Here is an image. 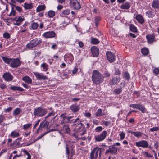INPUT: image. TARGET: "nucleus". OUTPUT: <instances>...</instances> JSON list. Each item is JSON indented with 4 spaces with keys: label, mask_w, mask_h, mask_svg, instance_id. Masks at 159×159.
Here are the masks:
<instances>
[{
    "label": "nucleus",
    "mask_w": 159,
    "mask_h": 159,
    "mask_svg": "<svg viewBox=\"0 0 159 159\" xmlns=\"http://www.w3.org/2000/svg\"><path fill=\"white\" fill-rule=\"evenodd\" d=\"M1 58L5 63L9 64L10 66L13 68H17L20 66L22 63L18 58H9L3 56H2Z\"/></svg>",
    "instance_id": "obj_1"
},
{
    "label": "nucleus",
    "mask_w": 159,
    "mask_h": 159,
    "mask_svg": "<svg viewBox=\"0 0 159 159\" xmlns=\"http://www.w3.org/2000/svg\"><path fill=\"white\" fill-rule=\"evenodd\" d=\"M92 79L94 84L99 85L104 81V77L98 70H94L92 73Z\"/></svg>",
    "instance_id": "obj_2"
},
{
    "label": "nucleus",
    "mask_w": 159,
    "mask_h": 159,
    "mask_svg": "<svg viewBox=\"0 0 159 159\" xmlns=\"http://www.w3.org/2000/svg\"><path fill=\"white\" fill-rule=\"evenodd\" d=\"M79 118H76L73 122L74 125L75 126V130L77 132H79L81 136L84 135L86 133V130L84 128L83 124Z\"/></svg>",
    "instance_id": "obj_3"
},
{
    "label": "nucleus",
    "mask_w": 159,
    "mask_h": 159,
    "mask_svg": "<svg viewBox=\"0 0 159 159\" xmlns=\"http://www.w3.org/2000/svg\"><path fill=\"white\" fill-rule=\"evenodd\" d=\"M103 151V150L102 148L98 147L95 148L92 150L90 154V156L89 157L90 159H97L98 154L100 157L101 154Z\"/></svg>",
    "instance_id": "obj_4"
},
{
    "label": "nucleus",
    "mask_w": 159,
    "mask_h": 159,
    "mask_svg": "<svg viewBox=\"0 0 159 159\" xmlns=\"http://www.w3.org/2000/svg\"><path fill=\"white\" fill-rule=\"evenodd\" d=\"M47 113L46 109L40 107L34 109L33 114L34 116L37 117H42L45 115Z\"/></svg>",
    "instance_id": "obj_5"
},
{
    "label": "nucleus",
    "mask_w": 159,
    "mask_h": 159,
    "mask_svg": "<svg viewBox=\"0 0 159 159\" xmlns=\"http://www.w3.org/2000/svg\"><path fill=\"white\" fill-rule=\"evenodd\" d=\"M41 42L42 40L40 38H35L30 41L29 43L26 45V47L28 49H31L36 47Z\"/></svg>",
    "instance_id": "obj_6"
},
{
    "label": "nucleus",
    "mask_w": 159,
    "mask_h": 159,
    "mask_svg": "<svg viewBox=\"0 0 159 159\" xmlns=\"http://www.w3.org/2000/svg\"><path fill=\"white\" fill-rule=\"evenodd\" d=\"M70 7L77 10L81 8V5L77 0H70L69 3Z\"/></svg>",
    "instance_id": "obj_7"
},
{
    "label": "nucleus",
    "mask_w": 159,
    "mask_h": 159,
    "mask_svg": "<svg viewBox=\"0 0 159 159\" xmlns=\"http://www.w3.org/2000/svg\"><path fill=\"white\" fill-rule=\"evenodd\" d=\"M107 133L106 131H103L100 134L95 136V140L96 142H100L103 141L106 138Z\"/></svg>",
    "instance_id": "obj_8"
},
{
    "label": "nucleus",
    "mask_w": 159,
    "mask_h": 159,
    "mask_svg": "<svg viewBox=\"0 0 159 159\" xmlns=\"http://www.w3.org/2000/svg\"><path fill=\"white\" fill-rule=\"evenodd\" d=\"M136 146L138 147H142L143 148H147L149 147L148 142L146 140H142L135 143Z\"/></svg>",
    "instance_id": "obj_9"
},
{
    "label": "nucleus",
    "mask_w": 159,
    "mask_h": 159,
    "mask_svg": "<svg viewBox=\"0 0 159 159\" xmlns=\"http://www.w3.org/2000/svg\"><path fill=\"white\" fill-rule=\"evenodd\" d=\"M117 148L114 146V145L109 146L108 148L106 150L105 154H107L110 153L111 154H116L117 152Z\"/></svg>",
    "instance_id": "obj_10"
},
{
    "label": "nucleus",
    "mask_w": 159,
    "mask_h": 159,
    "mask_svg": "<svg viewBox=\"0 0 159 159\" xmlns=\"http://www.w3.org/2000/svg\"><path fill=\"white\" fill-rule=\"evenodd\" d=\"M146 38L148 43L152 44L155 41V34L154 33L148 34L146 35Z\"/></svg>",
    "instance_id": "obj_11"
},
{
    "label": "nucleus",
    "mask_w": 159,
    "mask_h": 159,
    "mask_svg": "<svg viewBox=\"0 0 159 159\" xmlns=\"http://www.w3.org/2000/svg\"><path fill=\"white\" fill-rule=\"evenodd\" d=\"M80 108V105L77 103L72 104L69 107V109L75 114H76L79 111Z\"/></svg>",
    "instance_id": "obj_12"
},
{
    "label": "nucleus",
    "mask_w": 159,
    "mask_h": 159,
    "mask_svg": "<svg viewBox=\"0 0 159 159\" xmlns=\"http://www.w3.org/2000/svg\"><path fill=\"white\" fill-rule=\"evenodd\" d=\"M25 19L22 16H16L12 20L15 21V23H14V25L17 26L20 25L21 23L25 20Z\"/></svg>",
    "instance_id": "obj_13"
},
{
    "label": "nucleus",
    "mask_w": 159,
    "mask_h": 159,
    "mask_svg": "<svg viewBox=\"0 0 159 159\" xmlns=\"http://www.w3.org/2000/svg\"><path fill=\"white\" fill-rule=\"evenodd\" d=\"M33 74L35 76L36 79L39 80H45L48 79V77L43 73H40L38 72H33Z\"/></svg>",
    "instance_id": "obj_14"
},
{
    "label": "nucleus",
    "mask_w": 159,
    "mask_h": 159,
    "mask_svg": "<svg viewBox=\"0 0 159 159\" xmlns=\"http://www.w3.org/2000/svg\"><path fill=\"white\" fill-rule=\"evenodd\" d=\"M107 59L110 61L112 62L116 60L115 55L111 51H108L106 54Z\"/></svg>",
    "instance_id": "obj_15"
},
{
    "label": "nucleus",
    "mask_w": 159,
    "mask_h": 159,
    "mask_svg": "<svg viewBox=\"0 0 159 159\" xmlns=\"http://www.w3.org/2000/svg\"><path fill=\"white\" fill-rule=\"evenodd\" d=\"M64 59L66 62H68L69 63L72 62L74 60L73 56L71 53H68L64 56Z\"/></svg>",
    "instance_id": "obj_16"
},
{
    "label": "nucleus",
    "mask_w": 159,
    "mask_h": 159,
    "mask_svg": "<svg viewBox=\"0 0 159 159\" xmlns=\"http://www.w3.org/2000/svg\"><path fill=\"white\" fill-rule=\"evenodd\" d=\"M5 80L9 82L11 81L13 79V76L9 72H6L3 74L2 76Z\"/></svg>",
    "instance_id": "obj_17"
},
{
    "label": "nucleus",
    "mask_w": 159,
    "mask_h": 159,
    "mask_svg": "<svg viewBox=\"0 0 159 159\" xmlns=\"http://www.w3.org/2000/svg\"><path fill=\"white\" fill-rule=\"evenodd\" d=\"M56 35V33L53 31L46 32L43 34L44 37L47 38H54Z\"/></svg>",
    "instance_id": "obj_18"
},
{
    "label": "nucleus",
    "mask_w": 159,
    "mask_h": 159,
    "mask_svg": "<svg viewBox=\"0 0 159 159\" xmlns=\"http://www.w3.org/2000/svg\"><path fill=\"white\" fill-rule=\"evenodd\" d=\"M92 54L94 57H97L99 54V49L95 46H92L91 48Z\"/></svg>",
    "instance_id": "obj_19"
},
{
    "label": "nucleus",
    "mask_w": 159,
    "mask_h": 159,
    "mask_svg": "<svg viewBox=\"0 0 159 159\" xmlns=\"http://www.w3.org/2000/svg\"><path fill=\"white\" fill-rule=\"evenodd\" d=\"M129 132L131 133L132 134H133L134 136L137 138L142 137V135L145 136L147 138H148V136L145 134H143L140 131L132 132L130 131Z\"/></svg>",
    "instance_id": "obj_20"
},
{
    "label": "nucleus",
    "mask_w": 159,
    "mask_h": 159,
    "mask_svg": "<svg viewBox=\"0 0 159 159\" xmlns=\"http://www.w3.org/2000/svg\"><path fill=\"white\" fill-rule=\"evenodd\" d=\"M120 80L119 77H114L110 80L109 84L111 85H115L119 82Z\"/></svg>",
    "instance_id": "obj_21"
},
{
    "label": "nucleus",
    "mask_w": 159,
    "mask_h": 159,
    "mask_svg": "<svg viewBox=\"0 0 159 159\" xmlns=\"http://www.w3.org/2000/svg\"><path fill=\"white\" fill-rule=\"evenodd\" d=\"M135 18L138 22L141 24H143L145 21V20L143 16L140 14H138L135 16Z\"/></svg>",
    "instance_id": "obj_22"
},
{
    "label": "nucleus",
    "mask_w": 159,
    "mask_h": 159,
    "mask_svg": "<svg viewBox=\"0 0 159 159\" xmlns=\"http://www.w3.org/2000/svg\"><path fill=\"white\" fill-rule=\"evenodd\" d=\"M131 7L130 3L128 2L123 3L120 6V8L122 9L128 10Z\"/></svg>",
    "instance_id": "obj_23"
},
{
    "label": "nucleus",
    "mask_w": 159,
    "mask_h": 159,
    "mask_svg": "<svg viewBox=\"0 0 159 159\" xmlns=\"http://www.w3.org/2000/svg\"><path fill=\"white\" fill-rule=\"evenodd\" d=\"M151 6L154 9H159V0H153L152 2Z\"/></svg>",
    "instance_id": "obj_24"
},
{
    "label": "nucleus",
    "mask_w": 159,
    "mask_h": 159,
    "mask_svg": "<svg viewBox=\"0 0 159 159\" xmlns=\"http://www.w3.org/2000/svg\"><path fill=\"white\" fill-rule=\"evenodd\" d=\"M22 112V110L20 108H16L13 111V115L14 116H16L20 114Z\"/></svg>",
    "instance_id": "obj_25"
},
{
    "label": "nucleus",
    "mask_w": 159,
    "mask_h": 159,
    "mask_svg": "<svg viewBox=\"0 0 159 159\" xmlns=\"http://www.w3.org/2000/svg\"><path fill=\"white\" fill-rule=\"evenodd\" d=\"M20 136V133L19 132H17L16 130H15L12 131L11 134L9 135V137L12 138H15L17 137Z\"/></svg>",
    "instance_id": "obj_26"
},
{
    "label": "nucleus",
    "mask_w": 159,
    "mask_h": 159,
    "mask_svg": "<svg viewBox=\"0 0 159 159\" xmlns=\"http://www.w3.org/2000/svg\"><path fill=\"white\" fill-rule=\"evenodd\" d=\"M70 13V10L68 9H66L62 11L61 16L63 17L66 16L68 15Z\"/></svg>",
    "instance_id": "obj_27"
},
{
    "label": "nucleus",
    "mask_w": 159,
    "mask_h": 159,
    "mask_svg": "<svg viewBox=\"0 0 159 159\" xmlns=\"http://www.w3.org/2000/svg\"><path fill=\"white\" fill-rule=\"evenodd\" d=\"M22 80L29 84H30L32 83V80L28 76H25L23 77L22 79Z\"/></svg>",
    "instance_id": "obj_28"
},
{
    "label": "nucleus",
    "mask_w": 159,
    "mask_h": 159,
    "mask_svg": "<svg viewBox=\"0 0 159 159\" xmlns=\"http://www.w3.org/2000/svg\"><path fill=\"white\" fill-rule=\"evenodd\" d=\"M10 89L14 91L17 90L20 92L23 91L24 89L20 87L11 86L10 87Z\"/></svg>",
    "instance_id": "obj_29"
},
{
    "label": "nucleus",
    "mask_w": 159,
    "mask_h": 159,
    "mask_svg": "<svg viewBox=\"0 0 159 159\" xmlns=\"http://www.w3.org/2000/svg\"><path fill=\"white\" fill-rule=\"evenodd\" d=\"M63 130L65 133L67 134L69 133L70 132V130L68 124H66L63 125Z\"/></svg>",
    "instance_id": "obj_30"
},
{
    "label": "nucleus",
    "mask_w": 159,
    "mask_h": 159,
    "mask_svg": "<svg viewBox=\"0 0 159 159\" xmlns=\"http://www.w3.org/2000/svg\"><path fill=\"white\" fill-rule=\"evenodd\" d=\"M46 8V6L45 5H39L38 6L36 9L37 12L44 10Z\"/></svg>",
    "instance_id": "obj_31"
},
{
    "label": "nucleus",
    "mask_w": 159,
    "mask_h": 159,
    "mask_svg": "<svg viewBox=\"0 0 159 159\" xmlns=\"http://www.w3.org/2000/svg\"><path fill=\"white\" fill-rule=\"evenodd\" d=\"M146 15L149 18H153L155 15V13L151 11H148L146 13Z\"/></svg>",
    "instance_id": "obj_32"
},
{
    "label": "nucleus",
    "mask_w": 159,
    "mask_h": 159,
    "mask_svg": "<svg viewBox=\"0 0 159 159\" xmlns=\"http://www.w3.org/2000/svg\"><path fill=\"white\" fill-rule=\"evenodd\" d=\"M24 7L25 9H30L33 8V4L32 3H25L24 4Z\"/></svg>",
    "instance_id": "obj_33"
},
{
    "label": "nucleus",
    "mask_w": 159,
    "mask_h": 159,
    "mask_svg": "<svg viewBox=\"0 0 159 159\" xmlns=\"http://www.w3.org/2000/svg\"><path fill=\"white\" fill-rule=\"evenodd\" d=\"M138 109L140 110L142 113L147 112H146V109L145 107L140 104L139 107Z\"/></svg>",
    "instance_id": "obj_34"
},
{
    "label": "nucleus",
    "mask_w": 159,
    "mask_h": 159,
    "mask_svg": "<svg viewBox=\"0 0 159 159\" xmlns=\"http://www.w3.org/2000/svg\"><path fill=\"white\" fill-rule=\"evenodd\" d=\"M130 30L134 32H137V29L136 26L132 24H130L129 25Z\"/></svg>",
    "instance_id": "obj_35"
},
{
    "label": "nucleus",
    "mask_w": 159,
    "mask_h": 159,
    "mask_svg": "<svg viewBox=\"0 0 159 159\" xmlns=\"http://www.w3.org/2000/svg\"><path fill=\"white\" fill-rule=\"evenodd\" d=\"M55 15V12L52 10L49 11L48 12V15L50 18L53 17Z\"/></svg>",
    "instance_id": "obj_36"
},
{
    "label": "nucleus",
    "mask_w": 159,
    "mask_h": 159,
    "mask_svg": "<svg viewBox=\"0 0 159 159\" xmlns=\"http://www.w3.org/2000/svg\"><path fill=\"white\" fill-rule=\"evenodd\" d=\"M41 67L43 68V70L44 71H47L48 69V65L44 62H43L42 64Z\"/></svg>",
    "instance_id": "obj_37"
},
{
    "label": "nucleus",
    "mask_w": 159,
    "mask_h": 159,
    "mask_svg": "<svg viewBox=\"0 0 159 159\" xmlns=\"http://www.w3.org/2000/svg\"><path fill=\"white\" fill-rule=\"evenodd\" d=\"M101 20V18L99 16H96L94 19L95 23L97 27H98L100 21Z\"/></svg>",
    "instance_id": "obj_38"
},
{
    "label": "nucleus",
    "mask_w": 159,
    "mask_h": 159,
    "mask_svg": "<svg viewBox=\"0 0 159 159\" xmlns=\"http://www.w3.org/2000/svg\"><path fill=\"white\" fill-rule=\"evenodd\" d=\"M99 42V41L97 38H92L91 39V43L93 44H98Z\"/></svg>",
    "instance_id": "obj_39"
},
{
    "label": "nucleus",
    "mask_w": 159,
    "mask_h": 159,
    "mask_svg": "<svg viewBox=\"0 0 159 159\" xmlns=\"http://www.w3.org/2000/svg\"><path fill=\"white\" fill-rule=\"evenodd\" d=\"M103 115L102 113V110L101 109H99L97 111L95 115L97 117L102 116Z\"/></svg>",
    "instance_id": "obj_40"
},
{
    "label": "nucleus",
    "mask_w": 159,
    "mask_h": 159,
    "mask_svg": "<svg viewBox=\"0 0 159 159\" xmlns=\"http://www.w3.org/2000/svg\"><path fill=\"white\" fill-rule=\"evenodd\" d=\"M122 91V88H118L115 89L113 92L114 94L115 95H117L120 93Z\"/></svg>",
    "instance_id": "obj_41"
},
{
    "label": "nucleus",
    "mask_w": 159,
    "mask_h": 159,
    "mask_svg": "<svg viewBox=\"0 0 159 159\" xmlns=\"http://www.w3.org/2000/svg\"><path fill=\"white\" fill-rule=\"evenodd\" d=\"M124 77L127 80H129L130 78V75L127 72H125L123 73Z\"/></svg>",
    "instance_id": "obj_42"
},
{
    "label": "nucleus",
    "mask_w": 159,
    "mask_h": 159,
    "mask_svg": "<svg viewBox=\"0 0 159 159\" xmlns=\"http://www.w3.org/2000/svg\"><path fill=\"white\" fill-rule=\"evenodd\" d=\"M46 125V124L44 122H42L40 124V126L37 130V132H38L39 131L40 129H42V128H44L45 127Z\"/></svg>",
    "instance_id": "obj_43"
},
{
    "label": "nucleus",
    "mask_w": 159,
    "mask_h": 159,
    "mask_svg": "<svg viewBox=\"0 0 159 159\" xmlns=\"http://www.w3.org/2000/svg\"><path fill=\"white\" fill-rule=\"evenodd\" d=\"M48 133V132H45L44 133H43L42 135H40L36 139H34V141L33 142V143H34L36 141L39 140L40 139H41L42 138L43 136H44L45 135L47 134ZM30 144H31V143H30Z\"/></svg>",
    "instance_id": "obj_44"
},
{
    "label": "nucleus",
    "mask_w": 159,
    "mask_h": 159,
    "mask_svg": "<svg viewBox=\"0 0 159 159\" xmlns=\"http://www.w3.org/2000/svg\"><path fill=\"white\" fill-rule=\"evenodd\" d=\"M142 53L145 55H147L149 52V50L146 48H143L141 50Z\"/></svg>",
    "instance_id": "obj_45"
},
{
    "label": "nucleus",
    "mask_w": 159,
    "mask_h": 159,
    "mask_svg": "<svg viewBox=\"0 0 159 159\" xmlns=\"http://www.w3.org/2000/svg\"><path fill=\"white\" fill-rule=\"evenodd\" d=\"M143 153L144 155L146 158H152L153 157V156L149 153L148 152H143Z\"/></svg>",
    "instance_id": "obj_46"
},
{
    "label": "nucleus",
    "mask_w": 159,
    "mask_h": 159,
    "mask_svg": "<svg viewBox=\"0 0 159 159\" xmlns=\"http://www.w3.org/2000/svg\"><path fill=\"white\" fill-rule=\"evenodd\" d=\"M32 125L31 124H27L24 125L23 126V129L24 130H27Z\"/></svg>",
    "instance_id": "obj_47"
},
{
    "label": "nucleus",
    "mask_w": 159,
    "mask_h": 159,
    "mask_svg": "<svg viewBox=\"0 0 159 159\" xmlns=\"http://www.w3.org/2000/svg\"><path fill=\"white\" fill-rule=\"evenodd\" d=\"M10 37V34L8 32H4L3 34V37L5 39H9Z\"/></svg>",
    "instance_id": "obj_48"
},
{
    "label": "nucleus",
    "mask_w": 159,
    "mask_h": 159,
    "mask_svg": "<svg viewBox=\"0 0 159 159\" xmlns=\"http://www.w3.org/2000/svg\"><path fill=\"white\" fill-rule=\"evenodd\" d=\"M39 25L36 23H33L31 25V27L33 30L36 29L38 27Z\"/></svg>",
    "instance_id": "obj_49"
},
{
    "label": "nucleus",
    "mask_w": 159,
    "mask_h": 159,
    "mask_svg": "<svg viewBox=\"0 0 159 159\" xmlns=\"http://www.w3.org/2000/svg\"><path fill=\"white\" fill-rule=\"evenodd\" d=\"M140 104H130L129 106L132 108L138 109Z\"/></svg>",
    "instance_id": "obj_50"
},
{
    "label": "nucleus",
    "mask_w": 159,
    "mask_h": 159,
    "mask_svg": "<svg viewBox=\"0 0 159 159\" xmlns=\"http://www.w3.org/2000/svg\"><path fill=\"white\" fill-rule=\"evenodd\" d=\"M125 133L123 131L122 132L120 133V134L119 135H120V139L121 140H123V139H124L125 138Z\"/></svg>",
    "instance_id": "obj_51"
},
{
    "label": "nucleus",
    "mask_w": 159,
    "mask_h": 159,
    "mask_svg": "<svg viewBox=\"0 0 159 159\" xmlns=\"http://www.w3.org/2000/svg\"><path fill=\"white\" fill-rule=\"evenodd\" d=\"M0 87L2 89H3L7 87L5 84L3 83L2 81H1V82L0 83Z\"/></svg>",
    "instance_id": "obj_52"
},
{
    "label": "nucleus",
    "mask_w": 159,
    "mask_h": 159,
    "mask_svg": "<svg viewBox=\"0 0 159 159\" xmlns=\"http://www.w3.org/2000/svg\"><path fill=\"white\" fill-rule=\"evenodd\" d=\"M111 75V74L108 71H105L104 73V77L106 78L109 77Z\"/></svg>",
    "instance_id": "obj_53"
},
{
    "label": "nucleus",
    "mask_w": 159,
    "mask_h": 159,
    "mask_svg": "<svg viewBox=\"0 0 159 159\" xmlns=\"http://www.w3.org/2000/svg\"><path fill=\"white\" fill-rule=\"evenodd\" d=\"M10 4L15 7L16 10L18 11L19 12H21L22 11V8L18 6H16L15 5L13 4Z\"/></svg>",
    "instance_id": "obj_54"
},
{
    "label": "nucleus",
    "mask_w": 159,
    "mask_h": 159,
    "mask_svg": "<svg viewBox=\"0 0 159 159\" xmlns=\"http://www.w3.org/2000/svg\"><path fill=\"white\" fill-rule=\"evenodd\" d=\"M151 131L154 132L155 131H157L159 130V127H154L153 128H151L150 129Z\"/></svg>",
    "instance_id": "obj_55"
},
{
    "label": "nucleus",
    "mask_w": 159,
    "mask_h": 159,
    "mask_svg": "<svg viewBox=\"0 0 159 159\" xmlns=\"http://www.w3.org/2000/svg\"><path fill=\"white\" fill-rule=\"evenodd\" d=\"M114 74L116 75H120L121 74L120 71L118 69H116L115 70Z\"/></svg>",
    "instance_id": "obj_56"
},
{
    "label": "nucleus",
    "mask_w": 159,
    "mask_h": 159,
    "mask_svg": "<svg viewBox=\"0 0 159 159\" xmlns=\"http://www.w3.org/2000/svg\"><path fill=\"white\" fill-rule=\"evenodd\" d=\"M103 129L102 126H98L96 128L95 131L96 132H100Z\"/></svg>",
    "instance_id": "obj_57"
},
{
    "label": "nucleus",
    "mask_w": 159,
    "mask_h": 159,
    "mask_svg": "<svg viewBox=\"0 0 159 159\" xmlns=\"http://www.w3.org/2000/svg\"><path fill=\"white\" fill-rule=\"evenodd\" d=\"M5 120V117L2 115H0V125Z\"/></svg>",
    "instance_id": "obj_58"
},
{
    "label": "nucleus",
    "mask_w": 159,
    "mask_h": 159,
    "mask_svg": "<svg viewBox=\"0 0 159 159\" xmlns=\"http://www.w3.org/2000/svg\"><path fill=\"white\" fill-rule=\"evenodd\" d=\"M54 113L53 112V111H52L51 112L48 113V115L45 117V119H47L48 117L51 116H54Z\"/></svg>",
    "instance_id": "obj_59"
},
{
    "label": "nucleus",
    "mask_w": 159,
    "mask_h": 159,
    "mask_svg": "<svg viewBox=\"0 0 159 159\" xmlns=\"http://www.w3.org/2000/svg\"><path fill=\"white\" fill-rule=\"evenodd\" d=\"M65 114H62L61 115V117H62L64 120H65V119H67V120H69L70 118H71V117H68L66 116H65Z\"/></svg>",
    "instance_id": "obj_60"
},
{
    "label": "nucleus",
    "mask_w": 159,
    "mask_h": 159,
    "mask_svg": "<svg viewBox=\"0 0 159 159\" xmlns=\"http://www.w3.org/2000/svg\"><path fill=\"white\" fill-rule=\"evenodd\" d=\"M103 123L106 126H108L110 124V122L107 121H104Z\"/></svg>",
    "instance_id": "obj_61"
},
{
    "label": "nucleus",
    "mask_w": 159,
    "mask_h": 159,
    "mask_svg": "<svg viewBox=\"0 0 159 159\" xmlns=\"http://www.w3.org/2000/svg\"><path fill=\"white\" fill-rule=\"evenodd\" d=\"M12 107H9L6 109L4 110V112L6 113L9 112L12 110Z\"/></svg>",
    "instance_id": "obj_62"
},
{
    "label": "nucleus",
    "mask_w": 159,
    "mask_h": 159,
    "mask_svg": "<svg viewBox=\"0 0 159 159\" xmlns=\"http://www.w3.org/2000/svg\"><path fill=\"white\" fill-rule=\"evenodd\" d=\"M153 72L156 74L158 75L159 74V69L155 68L154 69Z\"/></svg>",
    "instance_id": "obj_63"
},
{
    "label": "nucleus",
    "mask_w": 159,
    "mask_h": 159,
    "mask_svg": "<svg viewBox=\"0 0 159 159\" xmlns=\"http://www.w3.org/2000/svg\"><path fill=\"white\" fill-rule=\"evenodd\" d=\"M57 45L56 43H54L51 46V48L54 50L56 49L57 48Z\"/></svg>",
    "instance_id": "obj_64"
}]
</instances>
